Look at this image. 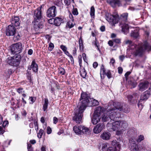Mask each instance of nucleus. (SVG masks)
Masks as SVG:
<instances>
[{
    "label": "nucleus",
    "mask_w": 151,
    "mask_h": 151,
    "mask_svg": "<svg viewBox=\"0 0 151 151\" xmlns=\"http://www.w3.org/2000/svg\"><path fill=\"white\" fill-rule=\"evenodd\" d=\"M85 109L78 107V109L75 110L73 120L77 124L82 122V119L83 116V113Z\"/></svg>",
    "instance_id": "obj_5"
},
{
    "label": "nucleus",
    "mask_w": 151,
    "mask_h": 151,
    "mask_svg": "<svg viewBox=\"0 0 151 151\" xmlns=\"http://www.w3.org/2000/svg\"><path fill=\"white\" fill-rule=\"evenodd\" d=\"M107 151H117L116 146L114 147H110L107 150Z\"/></svg>",
    "instance_id": "obj_44"
},
{
    "label": "nucleus",
    "mask_w": 151,
    "mask_h": 151,
    "mask_svg": "<svg viewBox=\"0 0 151 151\" xmlns=\"http://www.w3.org/2000/svg\"><path fill=\"white\" fill-rule=\"evenodd\" d=\"M129 84L132 86L133 88L135 87L137 85V83L134 81L131 80L128 81Z\"/></svg>",
    "instance_id": "obj_35"
},
{
    "label": "nucleus",
    "mask_w": 151,
    "mask_h": 151,
    "mask_svg": "<svg viewBox=\"0 0 151 151\" xmlns=\"http://www.w3.org/2000/svg\"><path fill=\"white\" fill-rule=\"evenodd\" d=\"M111 3H113L114 5H116L119 4H120V1L119 0H113Z\"/></svg>",
    "instance_id": "obj_46"
},
{
    "label": "nucleus",
    "mask_w": 151,
    "mask_h": 151,
    "mask_svg": "<svg viewBox=\"0 0 151 151\" xmlns=\"http://www.w3.org/2000/svg\"><path fill=\"white\" fill-rule=\"evenodd\" d=\"M128 124L126 122L124 121H117L116 120L112 122V124L108 123L107 124V127H111L114 131H119L124 130L127 127Z\"/></svg>",
    "instance_id": "obj_2"
},
{
    "label": "nucleus",
    "mask_w": 151,
    "mask_h": 151,
    "mask_svg": "<svg viewBox=\"0 0 151 151\" xmlns=\"http://www.w3.org/2000/svg\"><path fill=\"white\" fill-rule=\"evenodd\" d=\"M106 20L112 26H115L119 22V16L118 14L114 15L108 13L106 14Z\"/></svg>",
    "instance_id": "obj_7"
},
{
    "label": "nucleus",
    "mask_w": 151,
    "mask_h": 151,
    "mask_svg": "<svg viewBox=\"0 0 151 151\" xmlns=\"http://www.w3.org/2000/svg\"><path fill=\"white\" fill-rule=\"evenodd\" d=\"M21 56L20 55H15L13 57H8L6 60V62L9 65L17 67L20 62Z\"/></svg>",
    "instance_id": "obj_4"
},
{
    "label": "nucleus",
    "mask_w": 151,
    "mask_h": 151,
    "mask_svg": "<svg viewBox=\"0 0 151 151\" xmlns=\"http://www.w3.org/2000/svg\"><path fill=\"white\" fill-rule=\"evenodd\" d=\"M60 48L63 50V52L67 50V47L63 45H61L60 46Z\"/></svg>",
    "instance_id": "obj_50"
},
{
    "label": "nucleus",
    "mask_w": 151,
    "mask_h": 151,
    "mask_svg": "<svg viewBox=\"0 0 151 151\" xmlns=\"http://www.w3.org/2000/svg\"><path fill=\"white\" fill-rule=\"evenodd\" d=\"M22 50V44L20 42L11 45V50L12 54L19 55Z\"/></svg>",
    "instance_id": "obj_6"
},
{
    "label": "nucleus",
    "mask_w": 151,
    "mask_h": 151,
    "mask_svg": "<svg viewBox=\"0 0 151 151\" xmlns=\"http://www.w3.org/2000/svg\"><path fill=\"white\" fill-rule=\"evenodd\" d=\"M54 47V45L52 42H50L49 44V47H48V50L50 51L52 50Z\"/></svg>",
    "instance_id": "obj_42"
},
{
    "label": "nucleus",
    "mask_w": 151,
    "mask_h": 151,
    "mask_svg": "<svg viewBox=\"0 0 151 151\" xmlns=\"http://www.w3.org/2000/svg\"><path fill=\"white\" fill-rule=\"evenodd\" d=\"M99 104V102L97 100L91 99L90 102L88 103V106H92L98 105Z\"/></svg>",
    "instance_id": "obj_26"
},
{
    "label": "nucleus",
    "mask_w": 151,
    "mask_h": 151,
    "mask_svg": "<svg viewBox=\"0 0 151 151\" xmlns=\"http://www.w3.org/2000/svg\"><path fill=\"white\" fill-rule=\"evenodd\" d=\"M81 75L83 78H85L86 75H87V73L86 72V70L84 68L81 70L80 71Z\"/></svg>",
    "instance_id": "obj_33"
},
{
    "label": "nucleus",
    "mask_w": 151,
    "mask_h": 151,
    "mask_svg": "<svg viewBox=\"0 0 151 151\" xmlns=\"http://www.w3.org/2000/svg\"><path fill=\"white\" fill-rule=\"evenodd\" d=\"M33 17L34 20H41V19L42 18V12L36 9L34 10Z\"/></svg>",
    "instance_id": "obj_16"
},
{
    "label": "nucleus",
    "mask_w": 151,
    "mask_h": 151,
    "mask_svg": "<svg viewBox=\"0 0 151 151\" xmlns=\"http://www.w3.org/2000/svg\"><path fill=\"white\" fill-rule=\"evenodd\" d=\"M32 66L33 72L36 73L38 70V65L34 60H33L32 63Z\"/></svg>",
    "instance_id": "obj_28"
},
{
    "label": "nucleus",
    "mask_w": 151,
    "mask_h": 151,
    "mask_svg": "<svg viewBox=\"0 0 151 151\" xmlns=\"http://www.w3.org/2000/svg\"><path fill=\"white\" fill-rule=\"evenodd\" d=\"M72 2L74 3V0H64V2L65 5L69 6Z\"/></svg>",
    "instance_id": "obj_37"
},
{
    "label": "nucleus",
    "mask_w": 151,
    "mask_h": 151,
    "mask_svg": "<svg viewBox=\"0 0 151 151\" xmlns=\"http://www.w3.org/2000/svg\"><path fill=\"white\" fill-rule=\"evenodd\" d=\"M95 14V9L93 6H92L91 8L90 15L91 16H93Z\"/></svg>",
    "instance_id": "obj_43"
},
{
    "label": "nucleus",
    "mask_w": 151,
    "mask_h": 151,
    "mask_svg": "<svg viewBox=\"0 0 151 151\" xmlns=\"http://www.w3.org/2000/svg\"><path fill=\"white\" fill-rule=\"evenodd\" d=\"M17 91L19 94L22 93V92H24V91H23V88H18L17 90Z\"/></svg>",
    "instance_id": "obj_52"
},
{
    "label": "nucleus",
    "mask_w": 151,
    "mask_h": 151,
    "mask_svg": "<svg viewBox=\"0 0 151 151\" xmlns=\"http://www.w3.org/2000/svg\"><path fill=\"white\" fill-rule=\"evenodd\" d=\"M128 16V13H124L121 14L120 18L119 17V24L120 22H122L123 23H126L127 20Z\"/></svg>",
    "instance_id": "obj_21"
},
{
    "label": "nucleus",
    "mask_w": 151,
    "mask_h": 151,
    "mask_svg": "<svg viewBox=\"0 0 151 151\" xmlns=\"http://www.w3.org/2000/svg\"><path fill=\"white\" fill-rule=\"evenodd\" d=\"M12 24L15 27L18 26L20 25V21L19 18L18 16H12L11 19Z\"/></svg>",
    "instance_id": "obj_15"
},
{
    "label": "nucleus",
    "mask_w": 151,
    "mask_h": 151,
    "mask_svg": "<svg viewBox=\"0 0 151 151\" xmlns=\"http://www.w3.org/2000/svg\"><path fill=\"white\" fill-rule=\"evenodd\" d=\"M128 113L130 111L129 107L126 104L119 102H113L109 103L107 108V110L104 111L100 117L103 122H106L110 120L109 124L112 121H115L121 117V114L119 111Z\"/></svg>",
    "instance_id": "obj_1"
},
{
    "label": "nucleus",
    "mask_w": 151,
    "mask_h": 151,
    "mask_svg": "<svg viewBox=\"0 0 151 151\" xmlns=\"http://www.w3.org/2000/svg\"><path fill=\"white\" fill-rule=\"evenodd\" d=\"M44 132V130L42 129H40V130L39 132L37 133V136L40 139L42 137Z\"/></svg>",
    "instance_id": "obj_39"
},
{
    "label": "nucleus",
    "mask_w": 151,
    "mask_h": 151,
    "mask_svg": "<svg viewBox=\"0 0 151 151\" xmlns=\"http://www.w3.org/2000/svg\"><path fill=\"white\" fill-rule=\"evenodd\" d=\"M79 48L80 50L82 49L83 50L84 48L83 45V42L82 40V37H80V38L79 40Z\"/></svg>",
    "instance_id": "obj_32"
},
{
    "label": "nucleus",
    "mask_w": 151,
    "mask_h": 151,
    "mask_svg": "<svg viewBox=\"0 0 151 151\" xmlns=\"http://www.w3.org/2000/svg\"><path fill=\"white\" fill-rule=\"evenodd\" d=\"M67 25L69 28H71L74 26V24L72 23H71L70 22H68Z\"/></svg>",
    "instance_id": "obj_54"
},
{
    "label": "nucleus",
    "mask_w": 151,
    "mask_h": 151,
    "mask_svg": "<svg viewBox=\"0 0 151 151\" xmlns=\"http://www.w3.org/2000/svg\"><path fill=\"white\" fill-rule=\"evenodd\" d=\"M32 24L36 31H38L40 29H42L43 27V23L41 20H34Z\"/></svg>",
    "instance_id": "obj_11"
},
{
    "label": "nucleus",
    "mask_w": 151,
    "mask_h": 151,
    "mask_svg": "<svg viewBox=\"0 0 151 151\" xmlns=\"http://www.w3.org/2000/svg\"><path fill=\"white\" fill-rule=\"evenodd\" d=\"M151 95V93L150 91H146L143 93L140 97V100H146Z\"/></svg>",
    "instance_id": "obj_18"
},
{
    "label": "nucleus",
    "mask_w": 151,
    "mask_h": 151,
    "mask_svg": "<svg viewBox=\"0 0 151 151\" xmlns=\"http://www.w3.org/2000/svg\"><path fill=\"white\" fill-rule=\"evenodd\" d=\"M104 108L103 107L99 106L96 108L93 114L100 116L104 112Z\"/></svg>",
    "instance_id": "obj_22"
},
{
    "label": "nucleus",
    "mask_w": 151,
    "mask_h": 151,
    "mask_svg": "<svg viewBox=\"0 0 151 151\" xmlns=\"http://www.w3.org/2000/svg\"><path fill=\"white\" fill-rule=\"evenodd\" d=\"M132 42L130 40H128L125 41V43L126 44H128L129 45H132Z\"/></svg>",
    "instance_id": "obj_56"
},
{
    "label": "nucleus",
    "mask_w": 151,
    "mask_h": 151,
    "mask_svg": "<svg viewBox=\"0 0 151 151\" xmlns=\"http://www.w3.org/2000/svg\"><path fill=\"white\" fill-rule=\"evenodd\" d=\"M20 35L18 34L16 36H15L14 37V38H15V40L17 41L20 39Z\"/></svg>",
    "instance_id": "obj_59"
},
{
    "label": "nucleus",
    "mask_w": 151,
    "mask_h": 151,
    "mask_svg": "<svg viewBox=\"0 0 151 151\" xmlns=\"http://www.w3.org/2000/svg\"><path fill=\"white\" fill-rule=\"evenodd\" d=\"M34 124L35 126V129L37 130H38V122H37L36 121L35 122H34Z\"/></svg>",
    "instance_id": "obj_63"
},
{
    "label": "nucleus",
    "mask_w": 151,
    "mask_h": 151,
    "mask_svg": "<svg viewBox=\"0 0 151 151\" xmlns=\"http://www.w3.org/2000/svg\"><path fill=\"white\" fill-rule=\"evenodd\" d=\"M108 44L110 46H112L113 45V41L109 40L108 42Z\"/></svg>",
    "instance_id": "obj_64"
},
{
    "label": "nucleus",
    "mask_w": 151,
    "mask_h": 151,
    "mask_svg": "<svg viewBox=\"0 0 151 151\" xmlns=\"http://www.w3.org/2000/svg\"><path fill=\"white\" fill-rule=\"evenodd\" d=\"M131 37L135 38H137L139 36V33L137 30H135L134 31H132L131 34Z\"/></svg>",
    "instance_id": "obj_31"
},
{
    "label": "nucleus",
    "mask_w": 151,
    "mask_h": 151,
    "mask_svg": "<svg viewBox=\"0 0 151 151\" xmlns=\"http://www.w3.org/2000/svg\"><path fill=\"white\" fill-rule=\"evenodd\" d=\"M52 130L51 128L49 126L47 128V134H51L52 132Z\"/></svg>",
    "instance_id": "obj_51"
},
{
    "label": "nucleus",
    "mask_w": 151,
    "mask_h": 151,
    "mask_svg": "<svg viewBox=\"0 0 151 151\" xmlns=\"http://www.w3.org/2000/svg\"><path fill=\"white\" fill-rule=\"evenodd\" d=\"M73 131L76 134H81V130L83 129L82 125L78 127L76 126H74L73 127Z\"/></svg>",
    "instance_id": "obj_24"
},
{
    "label": "nucleus",
    "mask_w": 151,
    "mask_h": 151,
    "mask_svg": "<svg viewBox=\"0 0 151 151\" xmlns=\"http://www.w3.org/2000/svg\"><path fill=\"white\" fill-rule=\"evenodd\" d=\"M72 13L74 15H77L78 14V13L77 8H73L72 11Z\"/></svg>",
    "instance_id": "obj_41"
},
{
    "label": "nucleus",
    "mask_w": 151,
    "mask_h": 151,
    "mask_svg": "<svg viewBox=\"0 0 151 151\" xmlns=\"http://www.w3.org/2000/svg\"><path fill=\"white\" fill-rule=\"evenodd\" d=\"M108 143H105L103 144L102 145V150L103 151H105L106 150L108 149Z\"/></svg>",
    "instance_id": "obj_36"
},
{
    "label": "nucleus",
    "mask_w": 151,
    "mask_h": 151,
    "mask_svg": "<svg viewBox=\"0 0 151 151\" xmlns=\"http://www.w3.org/2000/svg\"><path fill=\"white\" fill-rule=\"evenodd\" d=\"M130 150L131 151H139L138 146L135 143H134L131 145Z\"/></svg>",
    "instance_id": "obj_30"
},
{
    "label": "nucleus",
    "mask_w": 151,
    "mask_h": 151,
    "mask_svg": "<svg viewBox=\"0 0 151 151\" xmlns=\"http://www.w3.org/2000/svg\"><path fill=\"white\" fill-rule=\"evenodd\" d=\"M82 127L83 129L81 130V134H83L86 135H88L90 134L89 129L83 126H82Z\"/></svg>",
    "instance_id": "obj_29"
},
{
    "label": "nucleus",
    "mask_w": 151,
    "mask_h": 151,
    "mask_svg": "<svg viewBox=\"0 0 151 151\" xmlns=\"http://www.w3.org/2000/svg\"><path fill=\"white\" fill-rule=\"evenodd\" d=\"M100 29L102 32L105 31V26L104 25L101 26L100 28Z\"/></svg>",
    "instance_id": "obj_62"
},
{
    "label": "nucleus",
    "mask_w": 151,
    "mask_h": 151,
    "mask_svg": "<svg viewBox=\"0 0 151 151\" xmlns=\"http://www.w3.org/2000/svg\"><path fill=\"white\" fill-rule=\"evenodd\" d=\"M9 122L8 121H5L2 124V125L3 127L5 128L8 125Z\"/></svg>",
    "instance_id": "obj_49"
},
{
    "label": "nucleus",
    "mask_w": 151,
    "mask_h": 151,
    "mask_svg": "<svg viewBox=\"0 0 151 151\" xmlns=\"http://www.w3.org/2000/svg\"><path fill=\"white\" fill-rule=\"evenodd\" d=\"M56 13L57 9L56 6H52L47 10L46 16L49 18H53L55 16Z\"/></svg>",
    "instance_id": "obj_8"
},
{
    "label": "nucleus",
    "mask_w": 151,
    "mask_h": 151,
    "mask_svg": "<svg viewBox=\"0 0 151 151\" xmlns=\"http://www.w3.org/2000/svg\"><path fill=\"white\" fill-rule=\"evenodd\" d=\"M137 95V93H133L132 95H127V98L128 99V101L130 104H134L137 102L136 98Z\"/></svg>",
    "instance_id": "obj_14"
},
{
    "label": "nucleus",
    "mask_w": 151,
    "mask_h": 151,
    "mask_svg": "<svg viewBox=\"0 0 151 151\" xmlns=\"http://www.w3.org/2000/svg\"><path fill=\"white\" fill-rule=\"evenodd\" d=\"M78 59L79 65L80 67H81L82 66V57L81 55L78 56Z\"/></svg>",
    "instance_id": "obj_47"
},
{
    "label": "nucleus",
    "mask_w": 151,
    "mask_h": 151,
    "mask_svg": "<svg viewBox=\"0 0 151 151\" xmlns=\"http://www.w3.org/2000/svg\"><path fill=\"white\" fill-rule=\"evenodd\" d=\"M119 26L122 28V31L125 34H126L128 32L129 29V27L128 24L126 23H123L122 22H120Z\"/></svg>",
    "instance_id": "obj_17"
},
{
    "label": "nucleus",
    "mask_w": 151,
    "mask_h": 151,
    "mask_svg": "<svg viewBox=\"0 0 151 151\" xmlns=\"http://www.w3.org/2000/svg\"><path fill=\"white\" fill-rule=\"evenodd\" d=\"M49 104L48 100L47 98H45L44 99V102L43 104L42 109L44 111H47Z\"/></svg>",
    "instance_id": "obj_27"
},
{
    "label": "nucleus",
    "mask_w": 151,
    "mask_h": 151,
    "mask_svg": "<svg viewBox=\"0 0 151 151\" xmlns=\"http://www.w3.org/2000/svg\"><path fill=\"white\" fill-rule=\"evenodd\" d=\"M90 96L89 93L86 92H83L81 94V98L80 99V102L78 106L81 108L85 109L86 107L88 106V103L90 102L91 98H90Z\"/></svg>",
    "instance_id": "obj_3"
},
{
    "label": "nucleus",
    "mask_w": 151,
    "mask_h": 151,
    "mask_svg": "<svg viewBox=\"0 0 151 151\" xmlns=\"http://www.w3.org/2000/svg\"><path fill=\"white\" fill-rule=\"evenodd\" d=\"M50 18V19L48 20V22L51 24H52L53 23L54 24V19L53 18Z\"/></svg>",
    "instance_id": "obj_48"
},
{
    "label": "nucleus",
    "mask_w": 151,
    "mask_h": 151,
    "mask_svg": "<svg viewBox=\"0 0 151 151\" xmlns=\"http://www.w3.org/2000/svg\"><path fill=\"white\" fill-rule=\"evenodd\" d=\"M69 17L72 22L74 21V19L73 16L70 12H69Z\"/></svg>",
    "instance_id": "obj_60"
},
{
    "label": "nucleus",
    "mask_w": 151,
    "mask_h": 151,
    "mask_svg": "<svg viewBox=\"0 0 151 151\" xmlns=\"http://www.w3.org/2000/svg\"><path fill=\"white\" fill-rule=\"evenodd\" d=\"M6 35L7 36L14 35L16 32V28L12 25H9L6 29Z\"/></svg>",
    "instance_id": "obj_10"
},
{
    "label": "nucleus",
    "mask_w": 151,
    "mask_h": 151,
    "mask_svg": "<svg viewBox=\"0 0 151 151\" xmlns=\"http://www.w3.org/2000/svg\"><path fill=\"white\" fill-rule=\"evenodd\" d=\"M144 139V137L143 135H141L138 136V139H137V141L138 142H141Z\"/></svg>",
    "instance_id": "obj_40"
},
{
    "label": "nucleus",
    "mask_w": 151,
    "mask_h": 151,
    "mask_svg": "<svg viewBox=\"0 0 151 151\" xmlns=\"http://www.w3.org/2000/svg\"><path fill=\"white\" fill-rule=\"evenodd\" d=\"M13 72V70L11 68H9L7 69L5 71V73L7 76H9Z\"/></svg>",
    "instance_id": "obj_38"
},
{
    "label": "nucleus",
    "mask_w": 151,
    "mask_h": 151,
    "mask_svg": "<svg viewBox=\"0 0 151 151\" xmlns=\"http://www.w3.org/2000/svg\"><path fill=\"white\" fill-rule=\"evenodd\" d=\"M118 73L119 74H121L123 72V69L122 67H119L118 68Z\"/></svg>",
    "instance_id": "obj_57"
},
{
    "label": "nucleus",
    "mask_w": 151,
    "mask_h": 151,
    "mask_svg": "<svg viewBox=\"0 0 151 151\" xmlns=\"http://www.w3.org/2000/svg\"><path fill=\"white\" fill-rule=\"evenodd\" d=\"M100 116L93 114V117L91 119V122L93 124H96L100 121Z\"/></svg>",
    "instance_id": "obj_23"
},
{
    "label": "nucleus",
    "mask_w": 151,
    "mask_h": 151,
    "mask_svg": "<svg viewBox=\"0 0 151 151\" xmlns=\"http://www.w3.org/2000/svg\"><path fill=\"white\" fill-rule=\"evenodd\" d=\"M131 72L130 71H127L125 74L124 76L126 80H127L128 76L131 74Z\"/></svg>",
    "instance_id": "obj_55"
},
{
    "label": "nucleus",
    "mask_w": 151,
    "mask_h": 151,
    "mask_svg": "<svg viewBox=\"0 0 151 151\" xmlns=\"http://www.w3.org/2000/svg\"><path fill=\"white\" fill-rule=\"evenodd\" d=\"M63 19L61 17H56L54 19V25L56 26H59L63 21Z\"/></svg>",
    "instance_id": "obj_25"
},
{
    "label": "nucleus",
    "mask_w": 151,
    "mask_h": 151,
    "mask_svg": "<svg viewBox=\"0 0 151 151\" xmlns=\"http://www.w3.org/2000/svg\"><path fill=\"white\" fill-rule=\"evenodd\" d=\"M106 70L104 66L103 65H102L100 69V75L101 78L104 79V77L102 78V75L103 76L106 75L108 78L110 79L112 77V75L111 71L110 70H108L106 72Z\"/></svg>",
    "instance_id": "obj_12"
},
{
    "label": "nucleus",
    "mask_w": 151,
    "mask_h": 151,
    "mask_svg": "<svg viewBox=\"0 0 151 151\" xmlns=\"http://www.w3.org/2000/svg\"><path fill=\"white\" fill-rule=\"evenodd\" d=\"M113 42L116 44H120L121 43V40L119 38H116L113 40Z\"/></svg>",
    "instance_id": "obj_45"
},
{
    "label": "nucleus",
    "mask_w": 151,
    "mask_h": 151,
    "mask_svg": "<svg viewBox=\"0 0 151 151\" xmlns=\"http://www.w3.org/2000/svg\"><path fill=\"white\" fill-rule=\"evenodd\" d=\"M58 73L61 75H64L65 74V70L63 68L60 67L58 68Z\"/></svg>",
    "instance_id": "obj_34"
},
{
    "label": "nucleus",
    "mask_w": 151,
    "mask_h": 151,
    "mask_svg": "<svg viewBox=\"0 0 151 151\" xmlns=\"http://www.w3.org/2000/svg\"><path fill=\"white\" fill-rule=\"evenodd\" d=\"M149 84V83L147 81L140 83L139 85V90L142 91L145 90L148 87Z\"/></svg>",
    "instance_id": "obj_19"
},
{
    "label": "nucleus",
    "mask_w": 151,
    "mask_h": 151,
    "mask_svg": "<svg viewBox=\"0 0 151 151\" xmlns=\"http://www.w3.org/2000/svg\"><path fill=\"white\" fill-rule=\"evenodd\" d=\"M148 45L146 43H145L138 47L134 52L135 55L136 56H142L144 51L148 48Z\"/></svg>",
    "instance_id": "obj_9"
},
{
    "label": "nucleus",
    "mask_w": 151,
    "mask_h": 151,
    "mask_svg": "<svg viewBox=\"0 0 151 151\" xmlns=\"http://www.w3.org/2000/svg\"><path fill=\"white\" fill-rule=\"evenodd\" d=\"M82 55L84 61L86 62L87 60L86 58V55L85 53H83Z\"/></svg>",
    "instance_id": "obj_61"
},
{
    "label": "nucleus",
    "mask_w": 151,
    "mask_h": 151,
    "mask_svg": "<svg viewBox=\"0 0 151 151\" xmlns=\"http://www.w3.org/2000/svg\"><path fill=\"white\" fill-rule=\"evenodd\" d=\"M105 127V126L103 124L99 123L96 125L93 128V131L95 134L100 133Z\"/></svg>",
    "instance_id": "obj_13"
},
{
    "label": "nucleus",
    "mask_w": 151,
    "mask_h": 151,
    "mask_svg": "<svg viewBox=\"0 0 151 151\" xmlns=\"http://www.w3.org/2000/svg\"><path fill=\"white\" fill-rule=\"evenodd\" d=\"M5 132V128L2 127L1 126H0V134H3Z\"/></svg>",
    "instance_id": "obj_53"
},
{
    "label": "nucleus",
    "mask_w": 151,
    "mask_h": 151,
    "mask_svg": "<svg viewBox=\"0 0 151 151\" xmlns=\"http://www.w3.org/2000/svg\"><path fill=\"white\" fill-rule=\"evenodd\" d=\"M29 99L30 100V101L31 102H30V103L32 104H33L35 100V99H34V98L32 97H29Z\"/></svg>",
    "instance_id": "obj_58"
},
{
    "label": "nucleus",
    "mask_w": 151,
    "mask_h": 151,
    "mask_svg": "<svg viewBox=\"0 0 151 151\" xmlns=\"http://www.w3.org/2000/svg\"><path fill=\"white\" fill-rule=\"evenodd\" d=\"M111 134L109 132L105 131L102 133L100 136V137L102 139L108 140L110 139Z\"/></svg>",
    "instance_id": "obj_20"
}]
</instances>
